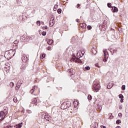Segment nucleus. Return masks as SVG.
Returning a JSON list of instances; mask_svg holds the SVG:
<instances>
[{
    "mask_svg": "<svg viewBox=\"0 0 128 128\" xmlns=\"http://www.w3.org/2000/svg\"><path fill=\"white\" fill-rule=\"evenodd\" d=\"M100 86L98 83H97L96 82H94V86L92 88V90L94 92H98L100 90Z\"/></svg>",
    "mask_w": 128,
    "mask_h": 128,
    "instance_id": "obj_1",
    "label": "nucleus"
},
{
    "mask_svg": "<svg viewBox=\"0 0 128 128\" xmlns=\"http://www.w3.org/2000/svg\"><path fill=\"white\" fill-rule=\"evenodd\" d=\"M103 52L104 54V58L103 59V62H107L108 58V52L106 49H104Z\"/></svg>",
    "mask_w": 128,
    "mask_h": 128,
    "instance_id": "obj_2",
    "label": "nucleus"
},
{
    "mask_svg": "<svg viewBox=\"0 0 128 128\" xmlns=\"http://www.w3.org/2000/svg\"><path fill=\"white\" fill-rule=\"evenodd\" d=\"M71 61L74 62H78V64H82V62L80 59V58L74 56L71 59Z\"/></svg>",
    "mask_w": 128,
    "mask_h": 128,
    "instance_id": "obj_3",
    "label": "nucleus"
},
{
    "mask_svg": "<svg viewBox=\"0 0 128 128\" xmlns=\"http://www.w3.org/2000/svg\"><path fill=\"white\" fill-rule=\"evenodd\" d=\"M22 60L23 62H28V56H26L25 54L22 55Z\"/></svg>",
    "mask_w": 128,
    "mask_h": 128,
    "instance_id": "obj_4",
    "label": "nucleus"
},
{
    "mask_svg": "<svg viewBox=\"0 0 128 128\" xmlns=\"http://www.w3.org/2000/svg\"><path fill=\"white\" fill-rule=\"evenodd\" d=\"M108 24H101L99 25V28H100L102 32H104L106 30V28Z\"/></svg>",
    "mask_w": 128,
    "mask_h": 128,
    "instance_id": "obj_5",
    "label": "nucleus"
},
{
    "mask_svg": "<svg viewBox=\"0 0 128 128\" xmlns=\"http://www.w3.org/2000/svg\"><path fill=\"white\" fill-rule=\"evenodd\" d=\"M6 114H4V112L0 111V118H1L0 119V122H2V120H4V118H6Z\"/></svg>",
    "mask_w": 128,
    "mask_h": 128,
    "instance_id": "obj_6",
    "label": "nucleus"
},
{
    "mask_svg": "<svg viewBox=\"0 0 128 128\" xmlns=\"http://www.w3.org/2000/svg\"><path fill=\"white\" fill-rule=\"evenodd\" d=\"M50 118V116L46 114L42 115V119L46 120H48V118Z\"/></svg>",
    "mask_w": 128,
    "mask_h": 128,
    "instance_id": "obj_7",
    "label": "nucleus"
},
{
    "mask_svg": "<svg viewBox=\"0 0 128 128\" xmlns=\"http://www.w3.org/2000/svg\"><path fill=\"white\" fill-rule=\"evenodd\" d=\"M31 104H34V106H38V100L36 98H33L32 100Z\"/></svg>",
    "mask_w": 128,
    "mask_h": 128,
    "instance_id": "obj_8",
    "label": "nucleus"
},
{
    "mask_svg": "<svg viewBox=\"0 0 128 128\" xmlns=\"http://www.w3.org/2000/svg\"><path fill=\"white\" fill-rule=\"evenodd\" d=\"M54 24V18H51V20L50 21V26H52Z\"/></svg>",
    "mask_w": 128,
    "mask_h": 128,
    "instance_id": "obj_9",
    "label": "nucleus"
},
{
    "mask_svg": "<svg viewBox=\"0 0 128 128\" xmlns=\"http://www.w3.org/2000/svg\"><path fill=\"white\" fill-rule=\"evenodd\" d=\"M61 108L62 110H66V108H68V106H66V102H64L62 104Z\"/></svg>",
    "mask_w": 128,
    "mask_h": 128,
    "instance_id": "obj_10",
    "label": "nucleus"
},
{
    "mask_svg": "<svg viewBox=\"0 0 128 128\" xmlns=\"http://www.w3.org/2000/svg\"><path fill=\"white\" fill-rule=\"evenodd\" d=\"M98 124L96 122L92 123L91 125L92 128H98Z\"/></svg>",
    "mask_w": 128,
    "mask_h": 128,
    "instance_id": "obj_11",
    "label": "nucleus"
},
{
    "mask_svg": "<svg viewBox=\"0 0 128 128\" xmlns=\"http://www.w3.org/2000/svg\"><path fill=\"white\" fill-rule=\"evenodd\" d=\"M114 85V84L112 83V82H110L108 84L107 88H108V90H110V88H112Z\"/></svg>",
    "mask_w": 128,
    "mask_h": 128,
    "instance_id": "obj_12",
    "label": "nucleus"
},
{
    "mask_svg": "<svg viewBox=\"0 0 128 128\" xmlns=\"http://www.w3.org/2000/svg\"><path fill=\"white\" fill-rule=\"evenodd\" d=\"M112 12H118V8L116 6H112Z\"/></svg>",
    "mask_w": 128,
    "mask_h": 128,
    "instance_id": "obj_13",
    "label": "nucleus"
},
{
    "mask_svg": "<svg viewBox=\"0 0 128 128\" xmlns=\"http://www.w3.org/2000/svg\"><path fill=\"white\" fill-rule=\"evenodd\" d=\"M65 104H66V106H67V108H68L72 106V104L70 103V102L67 101L65 102Z\"/></svg>",
    "mask_w": 128,
    "mask_h": 128,
    "instance_id": "obj_14",
    "label": "nucleus"
},
{
    "mask_svg": "<svg viewBox=\"0 0 128 128\" xmlns=\"http://www.w3.org/2000/svg\"><path fill=\"white\" fill-rule=\"evenodd\" d=\"M80 26L82 28H86V23L80 24Z\"/></svg>",
    "mask_w": 128,
    "mask_h": 128,
    "instance_id": "obj_15",
    "label": "nucleus"
},
{
    "mask_svg": "<svg viewBox=\"0 0 128 128\" xmlns=\"http://www.w3.org/2000/svg\"><path fill=\"white\" fill-rule=\"evenodd\" d=\"M2 111L4 112V113L5 114V116H6V114H8V108H4V110H2Z\"/></svg>",
    "mask_w": 128,
    "mask_h": 128,
    "instance_id": "obj_16",
    "label": "nucleus"
},
{
    "mask_svg": "<svg viewBox=\"0 0 128 128\" xmlns=\"http://www.w3.org/2000/svg\"><path fill=\"white\" fill-rule=\"evenodd\" d=\"M20 84H17L16 86L15 87L16 90H20Z\"/></svg>",
    "mask_w": 128,
    "mask_h": 128,
    "instance_id": "obj_17",
    "label": "nucleus"
},
{
    "mask_svg": "<svg viewBox=\"0 0 128 128\" xmlns=\"http://www.w3.org/2000/svg\"><path fill=\"white\" fill-rule=\"evenodd\" d=\"M52 42H54V40H47V43L48 44H52Z\"/></svg>",
    "mask_w": 128,
    "mask_h": 128,
    "instance_id": "obj_18",
    "label": "nucleus"
},
{
    "mask_svg": "<svg viewBox=\"0 0 128 128\" xmlns=\"http://www.w3.org/2000/svg\"><path fill=\"white\" fill-rule=\"evenodd\" d=\"M22 122L21 124H16V126H14V128H22Z\"/></svg>",
    "mask_w": 128,
    "mask_h": 128,
    "instance_id": "obj_19",
    "label": "nucleus"
},
{
    "mask_svg": "<svg viewBox=\"0 0 128 128\" xmlns=\"http://www.w3.org/2000/svg\"><path fill=\"white\" fill-rule=\"evenodd\" d=\"M45 56H46V54H40V59L42 60L43 58H44Z\"/></svg>",
    "mask_w": 128,
    "mask_h": 128,
    "instance_id": "obj_20",
    "label": "nucleus"
},
{
    "mask_svg": "<svg viewBox=\"0 0 128 128\" xmlns=\"http://www.w3.org/2000/svg\"><path fill=\"white\" fill-rule=\"evenodd\" d=\"M35 89H36V86H34L30 90V94H34Z\"/></svg>",
    "mask_w": 128,
    "mask_h": 128,
    "instance_id": "obj_21",
    "label": "nucleus"
},
{
    "mask_svg": "<svg viewBox=\"0 0 128 128\" xmlns=\"http://www.w3.org/2000/svg\"><path fill=\"white\" fill-rule=\"evenodd\" d=\"M18 44V41L16 40L14 42L13 46H16Z\"/></svg>",
    "mask_w": 128,
    "mask_h": 128,
    "instance_id": "obj_22",
    "label": "nucleus"
},
{
    "mask_svg": "<svg viewBox=\"0 0 128 128\" xmlns=\"http://www.w3.org/2000/svg\"><path fill=\"white\" fill-rule=\"evenodd\" d=\"M90 70V67L89 66H86L84 68V70Z\"/></svg>",
    "mask_w": 128,
    "mask_h": 128,
    "instance_id": "obj_23",
    "label": "nucleus"
},
{
    "mask_svg": "<svg viewBox=\"0 0 128 128\" xmlns=\"http://www.w3.org/2000/svg\"><path fill=\"white\" fill-rule=\"evenodd\" d=\"M24 81L22 80H19L18 82V84H22Z\"/></svg>",
    "mask_w": 128,
    "mask_h": 128,
    "instance_id": "obj_24",
    "label": "nucleus"
},
{
    "mask_svg": "<svg viewBox=\"0 0 128 128\" xmlns=\"http://www.w3.org/2000/svg\"><path fill=\"white\" fill-rule=\"evenodd\" d=\"M74 69L69 70V72H70V74H74Z\"/></svg>",
    "mask_w": 128,
    "mask_h": 128,
    "instance_id": "obj_25",
    "label": "nucleus"
},
{
    "mask_svg": "<svg viewBox=\"0 0 128 128\" xmlns=\"http://www.w3.org/2000/svg\"><path fill=\"white\" fill-rule=\"evenodd\" d=\"M92 54H96L97 51H96V50H94V48H93L92 50Z\"/></svg>",
    "mask_w": 128,
    "mask_h": 128,
    "instance_id": "obj_26",
    "label": "nucleus"
},
{
    "mask_svg": "<svg viewBox=\"0 0 128 128\" xmlns=\"http://www.w3.org/2000/svg\"><path fill=\"white\" fill-rule=\"evenodd\" d=\"M12 52H14V54H13V56H14V54H16V50H11L9 52V54H12Z\"/></svg>",
    "mask_w": 128,
    "mask_h": 128,
    "instance_id": "obj_27",
    "label": "nucleus"
},
{
    "mask_svg": "<svg viewBox=\"0 0 128 128\" xmlns=\"http://www.w3.org/2000/svg\"><path fill=\"white\" fill-rule=\"evenodd\" d=\"M56 8H58V4H55L54 6V10L56 12Z\"/></svg>",
    "mask_w": 128,
    "mask_h": 128,
    "instance_id": "obj_28",
    "label": "nucleus"
},
{
    "mask_svg": "<svg viewBox=\"0 0 128 128\" xmlns=\"http://www.w3.org/2000/svg\"><path fill=\"white\" fill-rule=\"evenodd\" d=\"M107 6H108V8H112V3H110V2L108 3Z\"/></svg>",
    "mask_w": 128,
    "mask_h": 128,
    "instance_id": "obj_29",
    "label": "nucleus"
},
{
    "mask_svg": "<svg viewBox=\"0 0 128 128\" xmlns=\"http://www.w3.org/2000/svg\"><path fill=\"white\" fill-rule=\"evenodd\" d=\"M57 12H58V14H62V9L58 8L57 10Z\"/></svg>",
    "mask_w": 128,
    "mask_h": 128,
    "instance_id": "obj_30",
    "label": "nucleus"
},
{
    "mask_svg": "<svg viewBox=\"0 0 128 128\" xmlns=\"http://www.w3.org/2000/svg\"><path fill=\"white\" fill-rule=\"evenodd\" d=\"M88 100H92V96H91L90 94H89V95H88Z\"/></svg>",
    "mask_w": 128,
    "mask_h": 128,
    "instance_id": "obj_31",
    "label": "nucleus"
},
{
    "mask_svg": "<svg viewBox=\"0 0 128 128\" xmlns=\"http://www.w3.org/2000/svg\"><path fill=\"white\" fill-rule=\"evenodd\" d=\"M74 104H78V100H74Z\"/></svg>",
    "mask_w": 128,
    "mask_h": 128,
    "instance_id": "obj_32",
    "label": "nucleus"
},
{
    "mask_svg": "<svg viewBox=\"0 0 128 128\" xmlns=\"http://www.w3.org/2000/svg\"><path fill=\"white\" fill-rule=\"evenodd\" d=\"M120 122H122V121H120V120H118L116 121V124H120Z\"/></svg>",
    "mask_w": 128,
    "mask_h": 128,
    "instance_id": "obj_33",
    "label": "nucleus"
},
{
    "mask_svg": "<svg viewBox=\"0 0 128 128\" xmlns=\"http://www.w3.org/2000/svg\"><path fill=\"white\" fill-rule=\"evenodd\" d=\"M14 86V82H11L10 83V86L11 88H13V86Z\"/></svg>",
    "mask_w": 128,
    "mask_h": 128,
    "instance_id": "obj_34",
    "label": "nucleus"
},
{
    "mask_svg": "<svg viewBox=\"0 0 128 128\" xmlns=\"http://www.w3.org/2000/svg\"><path fill=\"white\" fill-rule=\"evenodd\" d=\"M122 90H126V85H122Z\"/></svg>",
    "mask_w": 128,
    "mask_h": 128,
    "instance_id": "obj_35",
    "label": "nucleus"
},
{
    "mask_svg": "<svg viewBox=\"0 0 128 128\" xmlns=\"http://www.w3.org/2000/svg\"><path fill=\"white\" fill-rule=\"evenodd\" d=\"M13 100L15 102H18V98H16V97H14L13 99Z\"/></svg>",
    "mask_w": 128,
    "mask_h": 128,
    "instance_id": "obj_36",
    "label": "nucleus"
},
{
    "mask_svg": "<svg viewBox=\"0 0 128 128\" xmlns=\"http://www.w3.org/2000/svg\"><path fill=\"white\" fill-rule=\"evenodd\" d=\"M46 35V32H42V36H44Z\"/></svg>",
    "mask_w": 128,
    "mask_h": 128,
    "instance_id": "obj_37",
    "label": "nucleus"
},
{
    "mask_svg": "<svg viewBox=\"0 0 128 128\" xmlns=\"http://www.w3.org/2000/svg\"><path fill=\"white\" fill-rule=\"evenodd\" d=\"M87 28H88V30H92V28L90 25H88V26H87Z\"/></svg>",
    "mask_w": 128,
    "mask_h": 128,
    "instance_id": "obj_38",
    "label": "nucleus"
},
{
    "mask_svg": "<svg viewBox=\"0 0 128 128\" xmlns=\"http://www.w3.org/2000/svg\"><path fill=\"white\" fill-rule=\"evenodd\" d=\"M118 98H121V99L123 98L124 96H122V94H120L118 95Z\"/></svg>",
    "mask_w": 128,
    "mask_h": 128,
    "instance_id": "obj_39",
    "label": "nucleus"
},
{
    "mask_svg": "<svg viewBox=\"0 0 128 128\" xmlns=\"http://www.w3.org/2000/svg\"><path fill=\"white\" fill-rule=\"evenodd\" d=\"M36 24L38 26H40V20L37 21Z\"/></svg>",
    "mask_w": 128,
    "mask_h": 128,
    "instance_id": "obj_40",
    "label": "nucleus"
},
{
    "mask_svg": "<svg viewBox=\"0 0 128 128\" xmlns=\"http://www.w3.org/2000/svg\"><path fill=\"white\" fill-rule=\"evenodd\" d=\"M85 52H86L85 50H84L82 51L81 54H82V56H84V54Z\"/></svg>",
    "mask_w": 128,
    "mask_h": 128,
    "instance_id": "obj_41",
    "label": "nucleus"
},
{
    "mask_svg": "<svg viewBox=\"0 0 128 128\" xmlns=\"http://www.w3.org/2000/svg\"><path fill=\"white\" fill-rule=\"evenodd\" d=\"M47 50H52V46H48Z\"/></svg>",
    "mask_w": 128,
    "mask_h": 128,
    "instance_id": "obj_42",
    "label": "nucleus"
},
{
    "mask_svg": "<svg viewBox=\"0 0 128 128\" xmlns=\"http://www.w3.org/2000/svg\"><path fill=\"white\" fill-rule=\"evenodd\" d=\"M24 68H26V67L24 66V65H22V66H21V69H22V70H24Z\"/></svg>",
    "mask_w": 128,
    "mask_h": 128,
    "instance_id": "obj_43",
    "label": "nucleus"
},
{
    "mask_svg": "<svg viewBox=\"0 0 128 128\" xmlns=\"http://www.w3.org/2000/svg\"><path fill=\"white\" fill-rule=\"evenodd\" d=\"M118 116L120 118L122 117V113H119L118 114Z\"/></svg>",
    "mask_w": 128,
    "mask_h": 128,
    "instance_id": "obj_44",
    "label": "nucleus"
},
{
    "mask_svg": "<svg viewBox=\"0 0 128 128\" xmlns=\"http://www.w3.org/2000/svg\"><path fill=\"white\" fill-rule=\"evenodd\" d=\"M102 24H106V20H104Z\"/></svg>",
    "mask_w": 128,
    "mask_h": 128,
    "instance_id": "obj_45",
    "label": "nucleus"
},
{
    "mask_svg": "<svg viewBox=\"0 0 128 128\" xmlns=\"http://www.w3.org/2000/svg\"><path fill=\"white\" fill-rule=\"evenodd\" d=\"M95 66H97L98 68H100V66H98V64H95Z\"/></svg>",
    "mask_w": 128,
    "mask_h": 128,
    "instance_id": "obj_46",
    "label": "nucleus"
},
{
    "mask_svg": "<svg viewBox=\"0 0 128 128\" xmlns=\"http://www.w3.org/2000/svg\"><path fill=\"white\" fill-rule=\"evenodd\" d=\"M114 52H116V50H113V52L112 53V54H114Z\"/></svg>",
    "mask_w": 128,
    "mask_h": 128,
    "instance_id": "obj_47",
    "label": "nucleus"
},
{
    "mask_svg": "<svg viewBox=\"0 0 128 128\" xmlns=\"http://www.w3.org/2000/svg\"><path fill=\"white\" fill-rule=\"evenodd\" d=\"M80 4H77V8H80Z\"/></svg>",
    "mask_w": 128,
    "mask_h": 128,
    "instance_id": "obj_48",
    "label": "nucleus"
},
{
    "mask_svg": "<svg viewBox=\"0 0 128 128\" xmlns=\"http://www.w3.org/2000/svg\"><path fill=\"white\" fill-rule=\"evenodd\" d=\"M120 102H124V99H123V98H121Z\"/></svg>",
    "mask_w": 128,
    "mask_h": 128,
    "instance_id": "obj_49",
    "label": "nucleus"
},
{
    "mask_svg": "<svg viewBox=\"0 0 128 128\" xmlns=\"http://www.w3.org/2000/svg\"><path fill=\"white\" fill-rule=\"evenodd\" d=\"M119 108L120 110H122V106H120Z\"/></svg>",
    "mask_w": 128,
    "mask_h": 128,
    "instance_id": "obj_50",
    "label": "nucleus"
},
{
    "mask_svg": "<svg viewBox=\"0 0 128 128\" xmlns=\"http://www.w3.org/2000/svg\"><path fill=\"white\" fill-rule=\"evenodd\" d=\"M45 30H48V26H45L44 27Z\"/></svg>",
    "mask_w": 128,
    "mask_h": 128,
    "instance_id": "obj_51",
    "label": "nucleus"
},
{
    "mask_svg": "<svg viewBox=\"0 0 128 128\" xmlns=\"http://www.w3.org/2000/svg\"><path fill=\"white\" fill-rule=\"evenodd\" d=\"M76 22H80V20L76 19Z\"/></svg>",
    "mask_w": 128,
    "mask_h": 128,
    "instance_id": "obj_52",
    "label": "nucleus"
},
{
    "mask_svg": "<svg viewBox=\"0 0 128 128\" xmlns=\"http://www.w3.org/2000/svg\"><path fill=\"white\" fill-rule=\"evenodd\" d=\"M101 128H106V126H102Z\"/></svg>",
    "mask_w": 128,
    "mask_h": 128,
    "instance_id": "obj_53",
    "label": "nucleus"
},
{
    "mask_svg": "<svg viewBox=\"0 0 128 128\" xmlns=\"http://www.w3.org/2000/svg\"><path fill=\"white\" fill-rule=\"evenodd\" d=\"M86 2H90V0H87Z\"/></svg>",
    "mask_w": 128,
    "mask_h": 128,
    "instance_id": "obj_54",
    "label": "nucleus"
},
{
    "mask_svg": "<svg viewBox=\"0 0 128 128\" xmlns=\"http://www.w3.org/2000/svg\"><path fill=\"white\" fill-rule=\"evenodd\" d=\"M41 24H44V22H41Z\"/></svg>",
    "mask_w": 128,
    "mask_h": 128,
    "instance_id": "obj_55",
    "label": "nucleus"
},
{
    "mask_svg": "<svg viewBox=\"0 0 128 128\" xmlns=\"http://www.w3.org/2000/svg\"><path fill=\"white\" fill-rule=\"evenodd\" d=\"M116 128H121L120 126H117Z\"/></svg>",
    "mask_w": 128,
    "mask_h": 128,
    "instance_id": "obj_56",
    "label": "nucleus"
},
{
    "mask_svg": "<svg viewBox=\"0 0 128 128\" xmlns=\"http://www.w3.org/2000/svg\"><path fill=\"white\" fill-rule=\"evenodd\" d=\"M5 128H10V126H6L5 127Z\"/></svg>",
    "mask_w": 128,
    "mask_h": 128,
    "instance_id": "obj_57",
    "label": "nucleus"
},
{
    "mask_svg": "<svg viewBox=\"0 0 128 128\" xmlns=\"http://www.w3.org/2000/svg\"><path fill=\"white\" fill-rule=\"evenodd\" d=\"M110 52L112 54V50H110Z\"/></svg>",
    "mask_w": 128,
    "mask_h": 128,
    "instance_id": "obj_58",
    "label": "nucleus"
},
{
    "mask_svg": "<svg viewBox=\"0 0 128 128\" xmlns=\"http://www.w3.org/2000/svg\"><path fill=\"white\" fill-rule=\"evenodd\" d=\"M80 18H82V16H80Z\"/></svg>",
    "mask_w": 128,
    "mask_h": 128,
    "instance_id": "obj_59",
    "label": "nucleus"
},
{
    "mask_svg": "<svg viewBox=\"0 0 128 128\" xmlns=\"http://www.w3.org/2000/svg\"><path fill=\"white\" fill-rule=\"evenodd\" d=\"M78 53L77 54V56H78Z\"/></svg>",
    "mask_w": 128,
    "mask_h": 128,
    "instance_id": "obj_60",
    "label": "nucleus"
}]
</instances>
